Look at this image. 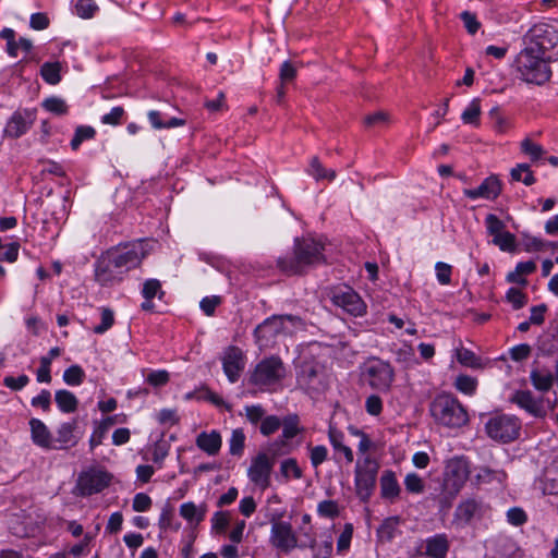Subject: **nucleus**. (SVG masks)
<instances>
[{
	"mask_svg": "<svg viewBox=\"0 0 558 558\" xmlns=\"http://www.w3.org/2000/svg\"><path fill=\"white\" fill-rule=\"evenodd\" d=\"M324 251L325 244L312 235L295 238L293 255L278 258L277 266L286 275H302L326 262Z\"/></svg>",
	"mask_w": 558,
	"mask_h": 558,
	"instance_id": "f257e3e1",
	"label": "nucleus"
},
{
	"mask_svg": "<svg viewBox=\"0 0 558 558\" xmlns=\"http://www.w3.org/2000/svg\"><path fill=\"white\" fill-rule=\"evenodd\" d=\"M434 422L447 428H459L468 424L469 415L462 403L451 393L441 392L429 403Z\"/></svg>",
	"mask_w": 558,
	"mask_h": 558,
	"instance_id": "f03ea898",
	"label": "nucleus"
},
{
	"mask_svg": "<svg viewBox=\"0 0 558 558\" xmlns=\"http://www.w3.org/2000/svg\"><path fill=\"white\" fill-rule=\"evenodd\" d=\"M286 376V367L278 356H269L258 362L248 376V384L262 392L277 391Z\"/></svg>",
	"mask_w": 558,
	"mask_h": 558,
	"instance_id": "7ed1b4c3",
	"label": "nucleus"
},
{
	"mask_svg": "<svg viewBox=\"0 0 558 558\" xmlns=\"http://www.w3.org/2000/svg\"><path fill=\"white\" fill-rule=\"evenodd\" d=\"M300 325L301 319L298 316L272 315L255 328V341L260 350L271 348L278 336L292 333Z\"/></svg>",
	"mask_w": 558,
	"mask_h": 558,
	"instance_id": "20e7f679",
	"label": "nucleus"
},
{
	"mask_svg": "<svg viewBox=\"0 0 558 558\" xmlns=\"http://www.w3.org/2000/svg\"><path fill=\"white\" fill-rule=\"evenodd\" d=\"M517 71L526 83L542 85L549 81L551 70L545 54L525 47L515 59Z\"/></svg>",
	"mask_w": 558,
	"mask_h": 558,
	"instance_id": "39448f33",
	"label": "nucleus"
},
{
	"mask_svg": "<svg viewBox=\"0 0 558 558\" xmlns=\"http://www.w3.org/2000/svg\"><path fill=\"white\" fill-rule=\"evenodd\" d=\"M378 470V462L371 456L357 458L354 468V485L356 495L362 501H367L372 496L376 485Z\"/></svg>",
	"mask_w": 558,
	"mask_h": 558,
	"instance_id": "423d86ee",
	"label": "nucleus"
},
{
	"mask_svg": "<svg viewBox=\"0 0 558 558\" xmlns=\"http://www.w3.org/2000/svg\"><path fill=\"white\" fill-rule=\"evenodd\" d=\"M470 476L469 461L463 457H456L447 462L444 478V493L446 504L451 501L460 493Z\"/></svg>",
	"mask_w": 558,
	"mask_h": 558,
	"instance_id": "0eeeda50",
	"label": "nucleus"
},
{
	"mask_svg": "<svg viewBox=\"0 0 558 558\" xmlns=\"http://www.w3.org/2000/svg\"><path fill=\"white\" fill-rule=\"evenodd\" d=\"M485 430L493 440L509 444L519 438L521 421L514 415L498 414L486 422Z\"/></svg>",
	"mask_w": 558,
	"mask_h": 558,
	"instance_id": "6e6552de",
	"label": "nucleus"
},
{
	"mask_svg": "<svg viewBox=\"0 0 558 558\" xmlns=\"http://www.w3.org/2000/svg\"><path fill=\"white\" fill-rule=\"evenodd\" d=\"M362 375L369 387L380 392L389 391L395 379L392 366L377 357H371L364 363Z\"/></svg>",
	"mask_w": 558,
	"mask_h": 558,
	"instance_id": "1a4fd4ad",
	"label": "nucleus"
},
{
	"mask_svg": "<svg viewBox=\"0 0 558 558\" xmlns=\"http://www.w3.org/2000/svg\"><path fill=\"white\" fill-rule=\"evenodd\" d=\"M112 481V475L102 468L92 466L78 474L75 490L78 496L101 493Z\"/></svg>",
	"mask_w": 558,
	"mask_h": 558,
	"instance_id": "9d476101",
	"label": "nucleus"
},
{
	"mask_svg": "<svg viewBox=\"0 0 558 558\" xmlns=\"http://www.w3.org/2000/svg\"><path fill=\"white\" fill-rule=\"evenodd\" d=\"M489 513V506L481 498L470 497L461 500L453 513L452 525L463 529L474 521H480Z\"/></svg>",
	"mask_w": 558,
	"mask_h": 558,
	"instance_id": "9b49d317",
	"label": "nucleus"
},
{
	"mask_svg": "<svg viewBox=\"0 0 558 558\" xmlns=\"http://www.w3.org/2000/svg\"><path fill=\"white\" fill-rule=\"evenodd\" d=\"M529 40L527 48L538 53L546 54L558 45V31L549 24L539 23L530 28L525 36Z\"/></svg>",
	"mask_w": 558,
	"mask_h": 558,
	"instance_id": "f8f14e48",
	"label": "nucleus"
},
{
	"mask_svg": "<svg viewBox=\"0 0 558 558\" xmlns=\"http://www.w3.org/2000/svg\"><path fill=\"white\" fill-rule=\"evenodd\" d=\"M298 385L307 391H322L326 388L325 368L317 362L304 361L296 375Z\"/></svg>",
	"mask_w": 558,
	"mask_h": 558,
	"instance_id": "ddd939ff",
	"label": "nucleus"
},
{
	"mask_svg": "<svg viewBox=\"0 0 558 558\" xmlns=\"http://www.w3.org/2000/svg\"><path fill=\"white\" fill-rule=\"evenodd\" d=\"M107 252L114 260L116 266H118L124 275L129 270L137 267L145 257L142 243L126 244L124 246L111 248Z\"/></svg>",
	"mask_w": 558,
	"mask_h": 558,
	"instance_id": "4468645a",
	"label": "nucleus"
},
{
	"mask_svg": "<svg viewBox=\"0 0 558 558\" xmlns=\"http://www.w3.org/2000/svg\"><path fill=\"white\" fill-rule=\"evenodd\" d=\"M269 541L275 548L284 553L301 548V542L298 541L292 525L287 521L271 522Z\"/></svg>",
	"mask_w": 558,
	"mask_h": 558,
	"instance_id": "2eb2a0df",
	"label": "nucleus"
},
{
	"mask_svg": "<svg viewBox=\"0 0 558 558\" xmlns=\"http://www.w3.org/2000/svg\"><path fill=\"white\" fill-rule=\"evenodd\" d=\"M274 464L275 460L270 459L267 453L259 452L252 459L247 469L250 481L263 490L269 487Z\"/></svg>",
	"mask_w": 558,
	"mask_h": 558,
	"instance_id": "dca6fc26",
	"label": "nucleus"
},
{
	"mask_svg": "<svg viewBox=\"0 0 558 558\" xmlns=\"http://www.w3.org/2000/svg\"><path fill=\"white\" fill-rule=\"evenodd\" d=\"M222 369L230 383H236L246 365L244 352L235 345L227 347L221 354Z\"/></svg>",
	"mask_w": 558,
	"mask_h": 558,
	"instance_id": "f3484780",
	"label": "nucleus"
},
{
	"mask_svg": "<svg viewBox=\"0 0 558 558\" xmlns=\"http://www.w3.org/2000/svg\"><path fill=\"white\" fill-rule=\"evenodd\" d=\"M124 274L114 260L108 254V252L101 254L95 263V279L101 286H112L120 282Z\"/></svg>",
	"mask_w": 558,
	"mask_h": 558,
	"instance_id": "a211bd4d",
	"label": "nucleus"
},
{
	"mask_svg": "<svg viewBox=\"0 0 558 558\" xmlns=\"http://www.w3.org/2000/svg\"><path fill=\"white\" fill-rule=\"evenodd\" d=\"M332 302L352 316H362L366 311V305L361 296L350 288L337 291L332 296Z\"/></svg>",
	"mask_w": 558,
	"mask_h": 558,
	"instance_id": "6ab92c4d",
	"label": "nucleus"
},
{
	"mask_svg": "<svg viewBox=\"0 0 558 558\" xmlns=\"http://www.w3.org/2000/svg\"><path fill=\"white\" fill-rule=\"evenodd\" d=\"M83 436L77 418L61 423L57 428V437L53 439L57 449H68L77 445Z\"/></svg>",
	"mask_w": 558,
	"mask_h": 558,
	"instance_id": "aec40b11",
	"label": "nucleus"
},
{
	"mask_svg": "<svg viewBox=\"0 0 558 558\" xmlns=\"http://www.w3.org/2000/svg\"><path fill=\"white\" fill-rule=\"evenodd\" d=\"M501 192V184L497 177L486 178L478 187L463 190L464 196L470 199H495Z\"/></svg>",
	"mask_w": 558,
	"mask_h": 558,
	"instance_id": "412c9836",
	"label": "nucleus"
},
{
	"mask_svg": "<svg viewBox=\"0 0 558 558\" xmlns=\"http://www.w3.org/2000/svg\"><path fill=\"white\" fill-rule=\"evenodd\" d=\"M510 401L533 416L541 417L545 414L542 400L535 399L530 390H517Z\"/></svg>",
	"mask_w": 558,
	"mask_h": 558,
	"instance_id": "4be33fe9",
	"label": "nucleus"
},
{
	"mask_svg": "<svg viewBox=\"0 0 558 558\" xmlns=\"http://www.w3.org/2000/svg\"><path fill=\"white\" fill-rule=\"evenodd\" d=\"M31 437L33 442L44 449H57L52 435L46 424L39 418L29 421Z\"/></svg>",
	"mask_w": 558,
	"mask_h": 558,
	"instance_id": "5701e85b",
	"label": "nucleus"
},
{
	"mask_svg": "<svg viewBox=\"0 0 558 558\" xmlns=\"http://www.w3.org/2000/svg\"><path fill=\"white\" fill-rule=\"evenodd\" d=\"M34 117L31 112H14L7 123L5 132L9 136L17 138L25 134L33 124Z\"/></svg>",
	"mask_w": 558,
	"mask_h": 558,
	"instance_id": "b1692460",
	"label": "nucleus"
},
{
	"mask_svg": "<svg viewBox=\"0 0 558 558\" xmlns=\"http://www.w3.org/2000/svg\"><path fill=\"white\" fill-rule=\"evenodd\" d=\"M305 548L313 551V558H330L333 549V538L331 534H328L325 539L317 543L314 536H308V542H301V549Z\"/></svg>",
	"mask_w": 558,
	"mask_h": 558,
	"instance_id": "393cba45",
	"label": "nucleus"
},
{
	"mask_svg": "<svg viewBox=\"0 0 558 558\" xmlns=\"http://www.w3.org/2000/svg\"><path fill=\"white\" fill-rule=\"evenodd\" d=\"M195 442L208 456H216L221 449L222 439L217 430L202 432L197 435Z\"/></svg>",
	"mask_w": 558,
	"mask_h": 558,
	"instance_id": "a878e982",
	"label": "nucleus"
},
{
	"mask_svg": "<svg viewBox=\"0 0 558 558\" xmlns=\"http://www.w3.org/2000/svg\"><path fill=\"white\" fill-rule=\"evenodd\" d=\"M207 505H196L193 501L183 502L180 506V515L190 524H199L206 517Z\"/></svg>",
	"mask_w": 558,
	"mask_h": 558,
	"instance_id": "bb28decb",
	"label": "nucleus"
},
{
	"mask_svg": "<svg viewBox=\"0 0 558 558\" xmlns=\"http://www.w3.org/2000/svg\"><path fill=\"white\" fill-rule=\"evenodd\" d=\"M147 118L151 126L156 130L179 128L186 123L184 119L169 118L160 110L148 111Z\"/></svg>",
	"mask_w": 558,
	"mask_h": 558,
	"instance_id": "cd10ccee",
	"label": "nucleus"
},
{
	"mask_svg": "<svg viewBox=\"0 0 558 558\" xmlns=\"http://www.w3.org/2000/svg\"><path fill=\"white\" fill-rule=\"evenodd\" d=\"M401 489L396 475L391 471H386L380 477V494L385 499H395L399 496Z\"/></svg>",
	"mask_w": 558,
	"mask_h": 558,
	"instance_id": "c85d7f7f",
	"label": "nucleus"
},
{
	"mask_svg": "<svg viewBox=\"0 0 558 558\" xmlns=\"http://www.w3.org/2000/svg\"><path fill=\"white\" fill-rule=\"evenodd\" d=\"M507 480V473L504 470H493L488 466H481L475 475L477 484L497 483L504 485Z\"/></svg>",
	"mask_w": 558,
	"mask_h": 558,
	"instance_id": "c756f323",
	"label": "nucleus"
},
{
	"mask_svg": "<svg viewBox=\"0 0 558 558\" xmlns=\"http://www.w3.org/2000/svg\"><path fill=\"white\" fill-rule=\"evenodd\" d=\"M54 400L59 410L63 413H73L77 410L78 400L75 395L66 389L57 390Z\"/></svg>",
	"mask_w": 558,
	"mask_h": 558,
	"instance_id": "7c9ffc66",
	"label": "nucleus"
},
{
	"mask_svg": "<svg viewBox=\"0 0 558 558\" xmlns=\"http://www.w3.org/2000/svg\"><path fill=\"white\" fill-rule=\"evenodd\" d=\"M449 544L445 535H436L426 542V553L434 558H445Z\"/></svg>",
	"mask_w": 558,
	"mask_h": 558,
	"instance_id": "2f4dec72",
	"label": "nucleus"
},
{
	"mask_svg": "<svg viewBox=\"0 0 558 558\" xmlns=\"http://www.w3.org/2000/svg\"><path fill=\"white\" fill-rule=\"evenodd\" d=\"M307 172L317 181H332L336 178V171L333 169L325 168L317 157H313L311 159Z\"/></svg>",
	"mask_w": 558,
	"mask_h": 558,
	"instance_id": "473e14b6",
	"label": "nucleus"
},
{
	"mask_svg": "<svg viewBox=\"0 0 558 558\" xmlns=\"http://www.w3.org/2000/svg\"><path fill=\"white\" fill-rule=\"evenodd\" d=\"M456 357H457V361L463 365V366H466V367H470V368H482L483 367V364H482V361L478 356H476V354L466 349V348H458L456 350Z\"/></svg>",
	"mask_w": 558,
	"mask_h": 558,
	"instance_id": "72a5a7b5",
	"label": "nucleus"
},
{
	"mask_svg": "<svg viewBox=\"0 0 558 558\" xmlns=\"http://www.w3.org/2000/svg\"><path fill=\"white\" fill-rule=\"evenodd\" d=\"M60 71L59 62H45L40 68V75L46 83L56 85L61 81Z\"/></svg>",
	"mask_w": 558,
	"mask_h": 558,
	"instance_id": "f704fd0d",
	"label": "nucleus"
},
{
	"mask_svg": "<svg viewBox=\"0 0 558 558\" xmlns=\"http://www.w3.org/2000/svg\"><path fill=\"white\" fill-rule=\"evenodd\" d=\"M480 116L481 100L478 98H474L462 112L461 119L464 124L477 126L480 124Z\"/></svg>",
	"mask_w": 558,
	"mask_h": 558,
	"instance_id": "c9c22d12",
	"label": "nucleus"
},
{
	"mask_svg": "<svg viewBox=\"0 0 558 558\" xmlns=\"http://www.w3.org/2000/svg\"><path fill=\"white\" fill-rule=\"evenodd\" d=\"M280 473L286 481H289L291 477L300 480L303 476V472L294 458H288L281 462Z\"/></svg>",
	"mask_w": 558,
	"mask_h": 558,
	"instance_id": "e433bc0d",
	"label": "nucleus"
},
{
	"mask_svg": "<svg viewBox=\"0 0 558 558\" xmlns=\"http://www.w3.org/2000/svg\"><path fill=\"white\" fill-rule=\"evenodd\" d=\"M99 10L95 0H77L74 5V12L81 19H92Z\"/></svg>",
	"mask_w": 558,
	"mask_h": 558,
	"instance_id": "4c0bfd02",
	"label": "nucleus"
},
{
	"mask_svg": "<svg viewBox=\"0 0 558 558\" xmlns=\"http://www.w3.org/2000/svg\"><path fill=\"white\" fill-rule=\"evenodd\" d=\"M96 131L94 128L88 125H81L75 129L74 136L71 140V148L73 150L78 149L84 141H88L95 137Z\"/></svg>",
	"mask_w": 558,
	"mask_h": 558,
	"instance_id": "58836bf2",
	"label": "nucleus"
},
{
	"mask_svg": "<svg viewBox=\"0 0 558 558\" xmlns=\"http://www.w3.org/2000/svg\"><path fill=\"white\" fill-rule=\"evenodd\" d=\"M510 174L513 181L523 182L525 185H532L535 182L533 172L526 163H519Z\"/></svg>",
	"mask_w": 558,
	"mask_h": 558,
	"instance_id": "ea45409f",
	"label": "nucleus"
},
{
	"mask_svg": "<svg viewBox=\"0 0 558 558\" xmlns=\"http://www.w3.org/2000/svg\"><path fill=\"white\" fill-rule=\"evenodd\" d=\"M454 387L460 392L468 396H472L476 391L477 380L476 378L471 377L469 375H459L456 378Z\"/></svg>",
	"mask_w": 558,
	"mask_h": 558,
	"instance_id": "a19ab883",
	"label": "nucleus"
},
{
	"mask_svg": "<svg viewBox=\"0 0 558 558\" xmlns=\"http://www.w3.org/2000/svg\"><path fill=\"white\" fill-rule=\"evenodd\" d=\"M282 435L281 437L289 440L294 438L300 432L299 417L296 415H289L281 421Z\"/></svg>",
	"mask_w": 558,
	"mask_h": 558,
	"instance_id": "79ce46f5",
	"label": "nucleus"
},
{
	"mask_svg": "<svg viewBox=\"0 0 558 558\" xmlns=\"http://www.w3.org/2000/svg\"><path fill=\"white\" fill-rule=\"evenodd\" d=\"M85 378V372L80 365H72L63 373V380L69 386H78Z\"/></svg>",
	"mask_w": 558,
	"mask_h": 558,
	"instance_id": "37998d69",
	"label": "nucleus"
},
{
	"mask_svg": "<svg viewBox=\"0 0 558 558\" xmlns=\"http://www.w3.org/2000/svg\"><path fill=\"white\" fill-rule=\"evenodd\" d=\"M398 525H399L398 518L386 519L377 531L378 536L384 541H391L396 535Z\"/></svg>",
	"mask_w": 558,
	"mask_h": 558,
	"instance_id": "c03bdc74",
	"label": "nucleus"
},
{
	"mask_svg": "<svg viewBox=\"0 0 558 558\" xmlns=\"http://www.w3.org/2000/svg\"><path fill=\"white\" fill-rule=\"evenodd\" d=\"M493 243L505 252H513L515 250V236L509 231L497 234L493 238Z\"/></svg>",
	"mask_w": 558,
	"mask_h": 558,
	"instance_id": "a18cd8bd",
	"label": "nucleus"
},
{
	"mask_svg": "<svg viewBox=\"0 0 558 558\" xmlns=\"http://www.w3.org/2000/svg\"><path fill=\"white\" fill-rule=\"evenodd\" d=\"M245 435L242 429H234L229 439V450L233 456H241L244 450Z\"/></svg>",
	"mask_w": 558,
	"mask_h": 558,
	"instance_id": "49530a36",
	"label": "nucleus"
},
{
	"mask_svg": "<svg viewBox=\"0 0 558 558\" xmlns=\"http://www.w3.org/2000/svg\"><path fill=\"white\" fill-rule=\"evenodd\" d=\"M506 300L513 310H520L527 303V296L518 288H510L506 293Z\"/></svg>",
	"mask_w": 558,
	"mask_h": 558,
	"instance_id": "de8ad7c7",
	"label": "nucleus"
},
{
	"mask_svg": "<svg viewBox=\"0 0 558 558\" xmlns=\"http://www.w3.org/2000/svg\"><path fill=\"white\" fill-rule=\"evenodd\" d=\"M142 294L144 299H154L158 296L161 299L165 292L161 290V283L157 279H148L144 282Z\"/></svg>",
	"mask_w": 558,
	"mask_h": 558,
	"instance_id": "09e8293b",
	"label": "nucleus"
},
{
	"mask_svg": "<svg viewBox=\"0 0 558 558\" xmlns=\"http://www.w3.org/2000/svg\"><path fill=\"white\" fill-rule=\"evenodd\" d=\"M101 323L94 327V332L98 335L105 333L109 330L114 323V314L108 307L100 308Z\"/></svg>",
	"mask_w": 558,
	"mask_h": 558,
	"instance_id": "8fccbe9b",
	"label": "nucleus"
},
{
	"mask_svg": "<svg viewBox=\"0 0 558 558\" xmlns=\"http://www.w3.org/2000/svg\"><path fill=\"white\" fill-rule=\"evenodd\" d=\"M170 445L165 440H158L151 448V460L161 468L163 460L169 454Z\"/></svg>",
	"mask_w": 558,
	"mask_h": 558,
	"instance_id": "3c124183",
	"label": "nucleus"
},
{
	"mask_svg": "<svg viewBox=\"0 0 558 558\" xmlns=\"http://www.w3.org/2000/svg\"><path fill=\"white\" fill-rule=\"evenodd\" d=\"M267 451L271 456L270 459L274 460L276 457L290 453L291 446L288 444L287 439L280 437L268 445Z\"/></svg>",
	"mask_w": 558,
	"mask_h": 558,
	"instance_id": "603ef678",
	"label": "nucleus"
},
{
	"mask_svg": "<svg viewBox=\"0 0 558 558\" xmlns=\"http://www.w3.org/2000/svg\"><path fill=\"white\" fill-rule=\"evenodd\" d=\"M43 106L47 111L52 112L58 116H62L68 112L66 102L62 98H59V97L47 98L44 101Z\"/></svg>",
	"mask_w": 558,
	"mask_h": 558,
	"instance_id": "864d4df0",
	"label": "nucleus"
},
{
	"mask_svg": "<svg viewBox=\"0 0 558 558\" xmlns=\"http://www.w3.org/2000/svg\"><path fill=\"white\" fill-rule=\"evenodd\" d=\"M170 375L166 369L150 371L145 381L153 387H162L169 383Z\"/></svg>",
	"mask_w": 558,
	"mask_h": 558,
	"instance_id": "5fc2aeb1",
	"label": "nucleus"
},
{
	"mask_svg": "<svg viewBox=\"0 0 558 558\" xmlns=\"http://www.w3.org/2000/svg\"><path fill=\"white\" fill-rule=\"evenodd\" d=\"M521 149H522V151L524 154L530 156V158L533 161H536V160L541 159L544 156V154H545V150L543 149V147L541 145H538L536 143H533L529 138H525V140L522 141Z\"/></svg>",
	"mask_w": 558,
	"mask_h": 558,
	"instance_id": "6e6d98bb",
	"label": "nucleus"
},
{
	"mask_svg": "<svg viewBox=\"0 0 558 558\" xmlns=\"http://www.w3.org/2000/svg\"><path fill=\"white\" fill-rule=\"evenodd\" d=\"M405 489L411 494H422L425 485L421 476L416 473H409L404 478Z\"/></svg>",
	"mask_w": 558,
	"mask_h": 558,
	"instance_id": "4d7b16f0",
	"label": "nucleus"
},
{
	"mask_svg": "<svg viewBox=\"0 0 558 558\" xmlns=\"http://www.w3.org/2000/svg\"><path fill=\"white\" fill-rule=\"evenodd\" d=\"M485 226L489 235L495 238L506 231V226L496 215L489 214L485 218Z\"/></svg>",
	"mask_w": 558,
	"mask_h": 558,
	"instance_id": "13d9d810",
	"label": "nucleus"
},
{
	"mask_svg": "<svg viewBox=\"0 0 558 558\" xmlns=\"http://www.w3.org/2000/svg\"><path fill=\"white\" fill-rule=\"evenodd\" d=\"M281 426V420L276 415L265 416L260 423V433L264 436H269L277 432Z\"/></svg>",
	"mask_w": 558,
	"mask_h": 558,
	"instance_id": "bf43d9fd",
	"label": "nucleus"
},
{
	"mask_svg": "<svg viewBox=\"0 0 558 558\" xmlns=\"http://www.w3.org/2000/svg\"><path fill=\"white\" fill-rule=\"evenodd\" d=\"M328 458V449L324 445H318L310 449V460L314 468L319 466Z\"/></svg>",
	"mask_w": 558,
	"mask_h": 558,
	"instance_id": "052dcab7",
	"label": "nucleus"
},
{
	"mask_svg": "<svg viewBox=\"0 0 558 558\" xmlns=\"http://www.w3.org/2000/svg\"><path fill=\"white\" fill-rule=\"evenodd\" d=\"M0 37L7 40V52L13 58L17 57L15 32L12 28H3L0 33Z\"/></svg>",
	"mask_w": 558,
	"mask_h": 558,
	"instance_id": "680f3d73",
	"label": "nucleus"
},
{
	"mask_svg": "<svg viewBox=\"0 0 558 558\" xmlns=\"http://www.w3.org/2000/svg\"><path fill=\"white\" fill-rule=\"evenodd\" d=\"M436 277L440 284L447 286L451 282V266L449 264L437 262L435 265Z\"/></svg>",
	"mask_w": 558,
	"mask_h": 558,
	"instance_id": "e2e57ef3",
	"label": "nucleus"
},
{
	"mask_svg": "<svg viewBox=\"0 0 558 558\" xmlns=\"http://www.w3.org/2000/svg\"><path fill=\"white\" fill-rule=\"evenodd\" d=\"M230 517L226 511H217L211 518V529L218 533L225 532L229 525Z\"/></svg>",
	"mask_w": 558,
	"mask_h": 558,
	"instance_id": "0e129e2a",
	"label": "nucleus"
},
{
	"mask_svg": "<svg viewBox=\"0 0 558 558\" xmlns=\"http://www.w3.org/2000/svg\"><path fill=\"white\" fill-rule=\"evenodd\" d=\"M156 418L159 424L171 427L175 425L179 422V417L177 415V412L172 409H162L160 410Z\"/></svg>",
	"mask_w": 558,
	"mask_h": 558,
	"instance_id": "69168bd1",
	"label": "nucleus"
},
{
	"mask_svg": "<svg viewBox=\"0 0 558 558\" xmlns=\"http://www.w3.org/2000/svg\"><path fill=\"white\" fill-rule=\"evenodd\" d=\"M28 383L29 377L24 374L19 377L7 376L3 379V385L13 391L22 390Z\"/></svg>",
	"mask_w": 558,
	"mask_h": 558,
	"instance_id": "338daca9",
	"label": "nucleus"
},
{
	"mask_svg": "<svg viewBox=\"0 0 558 558\" xmlns=\"http://www.w3.org/2000/svg\"><path fill=\"white\" fill-rule=\"evenodd\" d=\"M365 410L369 415L377 416L383 411V400L377 395H371L365 400Z\"/></svg>",
	"mask_w": 558,
	"mask_h": 558,
	"instance_id": "774afa93",
	"label": "nucleus"
}]
</instances>
